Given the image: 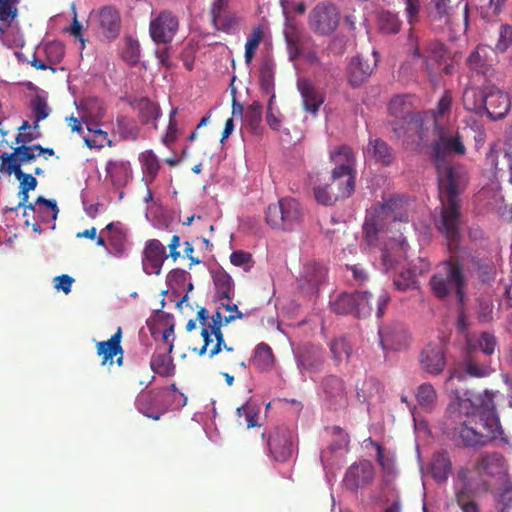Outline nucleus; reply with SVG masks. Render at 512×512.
I'll return each mask as SVG.
<instances>
[{
	"label": "nucleus",
	"instance_id": "3",
	"mask_svg": "<svg viewBox=\"0 0 512 512\" xmlns=\"http://www.w3.org/2000/svg\"><path fill=\"white\" fill-rule=\"evenodd\" d=\"M243 313L237 315H222L220 307L211 316L209 320L208 311L202 307L197 312V320L201 324V336L203 338V346L198 350L200 356L208 352L210 358L225 350L227 355L221 357L224 365H233L238 363L233 347L227 346L221 328L228 325L236 319H242Z\"/></svg>",
	"mask_w": 512,
	"mask_h": 512
},
{
	"label": "nucleus",
	"instance_id": "50",
	"mask_svg": "<svg viewBox=\"0 0 512 512\" xmlns=\"http://www.w3.org/2000/svg\"><path fill=\"white\" fill-rule=\"evenodd\" d=\"M416 399L421 408L431 410L435 405L437 393L430 383H423L417 389Z\"/></svg>",
	"mask_w": 512,
	"mask_h": 512
},
{
	"label": "nucleus",
	"instance_id": "29",
	"mask_svg": "<svg viewBox=\"0 0 512 512\" xmlns=\"http://www.w3.org/2000/svg\"><path fill=\"white\" fill-rule=\"evenodd\" d=\"M105 170L115 187H124L132 179V168L128 160H109L106 163Z\"/></svg>",
	"mask_w": 512,
	"mask_h": 512
},
{
	"label": "nucleus",
	"instance_id": "8",
	"mask_svg": "<svg viewBox=\"0 0 512 512\" xmlns=\"http://www.w3.org/2000/svg\"><path fill=\"white\" fill-rule=\"evenodd\" d=\"M356 181L352 176L334 175L331 171L330 182L314 187V196L318 203L330 206L339 200L349 198L355 191Z\"/></svg>",
	"mask_w": 512,
	"mask_h": 512
},
{
	"label": "nucleus",
	"instance_id": "30",
	"mask_svg": "<svg viewBox=\"0 0 512 512\" xmlns=\"http://www.w3.org/2000/svg\"><path fill=\"white\" fill-rule=\"evenodd\" d=\"M215 288V298L219 301H231L235 296V287L232 277L223 269L212 272Z\"/></svg>",
	"mask_w": 512,
	"mask_h": 512
},
{
	"label": "nucleus",
	"instance_id": "20",
	"mask_svg": "<svg viewBox=\"0 0 512 512\" xmlns=\"http://www.w3.org/2000/svg\"><path fill=\"white\" fill-rule=\"evenodd\" d=\"M39 157L37 154V146L20 144L13 148V151L0 154V171L11 170L13 168L21 169L22 165L35 161Z\"/></svg>",
	"mask_w": 512,
	"mask_h": 512
},
{
	"label": "nucleus",
	"instance_id": "44",
	"mask_svg": "<svg viewBox=\"0 0 512 512\" xmlns=\"http://www.w3.org/2000/svg\"><path fill=\"white\" fill-rule=\"evenodd\" d=\"M136 108L139 112V118L142 124H148L150 121L157 120L161 115L158 104L148 98H141L136 102Z\"/></svg>",
	"mask_w": 512,
	"mask_h": 512
},
{
	"label": "nucleus",
	"instance_id": "31",
	"mask_svg": "<svg viewBox=\"0 0 512 512\" xmlns=\"http://www.w3.org/2000/svg\"><path fill=\"white\" fill-rule=\"evenodd\" d=\"M364 155L385 166L390 165L394 159L391 147L380 138L370 139Z\"/></svg>",
	"mask_w": 512,
	"mask_h": 512
},
{
	"label": "nucleus",
	"instance_id": "21",
	"mask_svg": "<svg viewBox=\"0 0 512 512\" xmlns=\"http://www.w3.org/2000/svg\"><path fill=\"white\" fill-rule=\"evenodd\" d=\"M380 344L385 350L399 351L408 344V334L403 324L395 322L379 329Z\"/></svg>",
	"mask_w": 512,
	"mask_h": 512
},
{
	"label": "nucleus",
	"instance_id": "15",
	"mask_svg": "<svg viewBox=\"0 0 512 512\" xmlns=\"http://www.w3.org/2000/svg\"><path fill=\"white\" fill-rule=\"evenodd\" d=\"M122 329L118 327L116 332L106 341H100L96 344L97 355L101 358V365L112 366L114 362L118 366H123L124 350L121 346Z\"/></svg>",
	"mask_w": 512,
	"mask_h": 512
},
{
	"label": "nucleus",
	"instance_id": "36",
	"mask_svg": "<svg viewBox=\"0 0 512 512\" xmlns=\"http://www.w3.org/2000/svg\"><path fill=\"white\" fill-rule=\"evenodd\" d=\"M286 230H293L302 221V209L299 202L293 198H283L279 200Z\"/></svg>",
	"mask_w": 512,
	"mask_h": 512
},
{
	"label": "nucleus",
	"instance_id": "25",
	"mask_svg": "<svg viewBox=\"0 0 512 512\" xmlns=\"http://www.w3.org/2000/svg\"><path fill=\"white\" fill-rule=\"evenodd\" d=\"M230 0H213L210 8L211 20L214 27L229 33L237 25V17L228 11Z\"/></svg>",
	"mask_w": 512,
	"mask_h": 512
},
{
	"label": "nucleus",
	"instance_id": "28",
	"mask_svg": "<svg viewBox=\"0 0 512 512\" xmlns=\"http://www.w3.org/2000/svg\"><path fill=\"white\" fill-rule=\"evenodd\" d=\"M408 45L412 55L416 58L423 59L425 63L428 61V59H432L436 62H439L444 58L445 55L444 45L438 41L429 42L427 46L428 54L422 53L418 46V39L414 35V30L412 29L409 30Z\"/></svg>",
	"mask_w": 512,
	"mask_h": 512
},
{
	"label": "nucleus",
	"instance_id": "57",
	"mask_svg": "<svg viewBox=\"0 0 512 512\" xmlns=\"http://www.w3.org/2000/svg\"><path fill=\"white\" fill-rule=\"evenodd\" d=\"M383 499L387 503V506L383 509L382 512H401L402 511V503L399 496V493L394 487L387 486L383 488Z\"/></svg>",
	"mask_w": 512,
	"mask_h": 512
},
{
	"label": "nucleus",
	"instance_id": "27",
	"mask_svg": "<svg viewBox=\"0 0 512 512\" xmlns=\"http://www.w3.org/2000/svg\"><path fill=\"white\" fill-rule=\"evenodd\" d=\"M97 21L101 34L108 40L118 37L120 32V13L113 6H104L97 11Z\"/></svg>",
	"mask_w": 512,
	"mask_h": 512
},
{
	"label": "nucleus",
	"instance_id": "51",
	"mask_svg": "<svg viewBox=\"0 0 512 512\" xmlns=\"http://www.w3.org/2000/svg\"><path fill=\"white\" fill-rule=\"evenodd\" d=\"M262 110L263 107L261 103L254 101L246 108L243 114L245 125L249 127L253 132L257 131L262 121Z\"/></svg>",
	"mask_w": 512,
	"mask_h": 512
},
{
	"label": "nucleus",
	"instance_id": "38",
	"mask_svg": "<svg viewBox=\"0 0 512 512\" xmlns=\"http://www.w3.org/2000/svg\"><path fill=\"white\" fill-rule=\"evenodd\" d=\"M173 344L168 346L167 352L154 353L150 360V367L153 372L160 376H171L174 374L175 366L169 354L172 352Z\"/></svg>",
	"mask_w": 512,
	"mask_h": 512
},
{
	"label": "nucleus",
	"instance_id": "45",
	"mask_svg": "<svg viewBox=\"0 0 512 512\" xmlns=\"http://www.w3.org/2000/svg\"><path fill=\"white\" fill-rule=\"evenodd\" d=\"M364 443L366 444V447L369 444L376 449L377 462L380 465L384 475L386 477L394 475V472H395L394 459H393V457H389L384 454L383 446L380 443L374 441L371 437L365 439Z\"/></svg>",
	"mask_w": 512,
	"mask_h": 512
},
{
	"label": "nucleus",
	"instance_id": "37",
	"mask_svg": "<svg viewBox=\"0 0 512 512\" xmlns=\"http://www.w3.org/2000/svg\"><path fill=\"white\" fill-rule=\"evenodd\" d=\"M139 162L143 173L142 180L147 186L152 184L160 170V161L152 150H145L139 155Z\"/></svg>",
	"mask_w": 512,
	"mask_h": 512
},
{
	"label": "nucleus",
	"instance_id": "54",
	"mask_svg": "<svg viewBox=\"0 0 512 512\" xmlns=\"http://www.w3.org/2000/svg\"><path fill=\"white\" fill-rule=\"evenodd\" d=\"M0 173L7 175L13 174L16 179L20 181L19 189H22L25 192L32 191L37 187V179L32 174L24 173L22 169L13 168L11 170H1Z\"/></svg>",
	"mask_w": 512,
	"mask_h": 512
},
{
	"label": "nucleus",
	"instance_id": "61",
	"mask_svg": "<svg viewBox=\"0 0 512 512\" xmlns=\"http://www.w3.org/2000/svg\"><path fill=\"white\" fill-rule=\"evenodd\" d=\"M31 108L35 117V124L34 128H38V122L41 120L46 119L49 116L50 109L47 105L46 100L37 95L34 97V99L31 102Z\"/></svg>",
	"mask_w": 512,
	"mask_h": 512
},
{
	"label": "nucleus",
	"instance_id": "13",
	"mask_svg": "<svg viewBox=\"0 0 512 512\" xmlns=\"http://www.w3.org/2000/svg\"><path fill=\"white\" fill-rule=\"evenodd\" d=\"M493 372L494 369L491 367L489 361H481L477 354L468 351L459 365V370L451 371L448 380L456 378L462 381L465 379V376L484 378L488 377Z\"/></svg>",
	"mask_w": 512,
	"mask_h": 512
},
{
	"label": "nucleus",
	"instance_id": "34",
	"mask_svg": "<svg viewBox=\"0 0 512 512\" xmlns=\"http://www.w3.org/2000/svg\"><path fill=\"white\" fill-rule=\"evenodd\" d=\"M487 56L488 47L485 45H478L466 60V64L470 71L477 75H488L491 70V64L488 62Z\"/></svg>",
	"mask_w": 512,
	"mask_h": 512
},
{
	"label": "nucleus",
	"instance_id": "24",
	"mask_svg": "<svg viewBox=\"0 0 512 512\" xmlns=\"http://www.w3.org/2000/svg\"><path fill=\"white\" fill-rule=\"evenodd\" d=\"M296 85L297 90L301 95L304 110L311 114H316L321 105L324 103L325 96L308 78H299Z\"/></svg>",
	"mask_w": 512,
	"mask_h": 512
},
{
	"label": "nucleus",
	"instance_id": "6",
	"mask_svg": "<svg viewBox=\"0 0 512 512\" xmlns=\"http://www.w3.org/2000/svg\"><path fill=\"white\" fill-rule=\"evenodd\" d=\"M429 284L432 293L438 299L444 300L455 294L459 305H463L467 280L454 253L439 265Z\"/></svg>",
	"mask_w": 512,
	"mask_h": 512
},
{
	"label": "nucleus",
	"instance_id": "23",
	"mask_svg": "<svg viewBox=\"0 0 512 512\" xmlns=\"http://www.w3.org/2000/svg\"><path fill=\"white\" fill-rule=\"evenodd\" d=\"M327 269L324 265L316 262H309L304 265L299 278V286L310 294H315L321 284L326 280Z\"/></svg>",
	"mask_w": 512,
	"mask_h": 512
},
{
	"label": "nucleus",
	"instance_id": "59",
	"mask_svg": "<svg viewBox=\"0 0 512 512\" xmlns=\"http://www.w3.org/2000/svg\"><path fill=\"white\" fill-rule=\"evenodd\" d=\"M108 244L111 247L110 253L115 256H122L125 252L126 235L121 229H116L108 236Z\"/></svg>",
	"mask_w": 512,
	"mask_h": 512
},
{
	"label": "nucleus",
	"instance_id": "18",
	"mask_svg": "<svg viewBox=\"0 0 512 512\" xmlns=\"http://www.w3.org/2000/svg\"><path fill=\"white\" fill-rule=\"evenodd\" d=\"M268 447L272 457L276 461L285 462L293 452L292 434L284 427L276 428L269 435Z\"/></svg>",
	"mask_w": 512,
	"mask_h": 512
},
{
	"label": "nucleus",
	"instance_id": "48",
	"mask_svg": "<svg viewBox=\"0 0 512 512\" xmlns=\"http://www.w3.org/2000/svg\"><path fill=\"white\" fill-rule=\"evenodd\" d=\"M325 394L333 402H341L345 399V389L342 379L337 376H329L324 379Z\"/></svg>",
	"mask_w": 512,
	"mask_h": 512
},
{
	"label": "nucleus",
	"instance_id": "64",
	"mask_svg": "<svg viewBox=\"0 0 512 512\" xmlns=\"http://www.w3.org/2000/svg\"><path fill=\"white\" fill-rule=\"evenodd\" d=\"M417 283L416 274L413 270H405L400 273L398 278L394 279L393 284L399 291H406L414 287Z\"/></svg>",
	"mask_w": 512,
	"mask_h": 512
},
{
	"label": "nucleus",
	"instance_id": "17",
	"mask_svg": "<svg viewBox=\"0 0 512 512\" xmlns=\"http://www.w3.org/2000/svg\"><path fill=\"white\" fill-rule=\"evenodd\" d=\"M378 52L373 51L372 61L361 55L353 57L347 68L348 82L353 87H359L371 76L378 62Z\"/></svg>",
	"mask_w": 512,
	"mask_h": 512
},
{
	"label": "nucleus",
	"instance_id": "47",
	"mask_svg": "<svg viewBox=\"0 0 512 512\" xmlns=\"http://www.w3.org/2000/svg\"><path fill=\"white\" fill-rule=\"evenodd\" d=\"M356 296L353 294L342 293L331 303L333 312L341 315L352 314L356 316Z\"/></svg>",
	"mask_w": 512,
	"mask_h": 512
},
{
	"label": "nucleus",
	"instance_id": "62",
	"mask_svg": "<svg viewBox=\"0 0 512 512\" xmlns=\"http://www.w3.org/2000/svg\"><path fill=\"white\" fill-rule=\"evenodd\" d=\"M452 106V95L450 91H445L439 99L436 109L432 111L433 126L435 127L436 120L441 122L440 118L449 113Z\"/></svg>",
	"mask_w": 512,
	"mask_h": 512
},
{
	"label": "nucleus",
	"instance_id": "5",
	"mask_svg": "<svg viewBox=\"0 0 512 512\" xmlns=\"http://www.w3.org/2000/svg\"><path fill=\"white\" fill-rule=\"evenodd\" d=\"M460 215L458 216L457 230L459 231ZM439 230L448 240V247L454 252L461 270L466 276V280L476 279L480 283H490L496 277V265L491 255L484 250L474 252L467 249H458L460 233L455 241L449 239L443 231V211L441 212V225Z\"/></svg>",
	"mask_w": 512,
	"mask_h": 512
},
{
	"label": "nucleus",
	"instance_id": "10",
	"mask_svg": "<svg viewBox=\"0 0 512 512\" xmlns=\"http://www.w3.org/2000/svg\"><path fill=\"white\" fill-rule=\"evenodd\" d=\"M179 29V19L164 10L153 17L149 24V35L156 44H170Z\"/></svg>",
	"mask_w": 512,
	"mask_h": 512
},
{
	"label": "nucleus",
	"instance_id": "60",
	"mask_svg": "<svg viewBox=\"0 0 512 512\" xmlns=\"http://www.w3.org/2000/svg\"><path fill=\"white\" fill-rule=\"evenodd\" d=\"M450 471L451 462L446 456L441 455L433 461L432 473L435 479L439 481L446 480Z\"/></svg>",
	"mask_w": 512,
	"mask_h": 512
},
{
	"label": "nucleus",
	"instance_id": "32",
	"mask_svg": "<svg viewBox=\"0 0 512 512\" xmlns=\"http://www.w3.org/2000/svg\"><path fill=\"white\" fill-rule=\"evenodd\" d=\"M476 468L480 473L489 476L502 475L505 473V458L497 452L483 453L476 463Z\"/></svg>",
	"mask_w": 512,
	"mask_h": 512
},
{
	"label": "nucleus",
	"instance_id": "19",
	"mask_svg": "<svg viewBox=\"0 0 512 512\" xmlns=\"http://www.w3.org/2000/svg\"><path fill=\"white\" fill-rule=\"evenodd\" d=\"M330 160L335 165L332 169L335 176L339 174L352 176L356 181V157L353 149L348 145H341L330 152Z\"/></svg>",
	"mask_w": 512,
	"mask_h": 512
},
{
	"label": "nucleus",
	"instance_id": "14",
	"mask_svg": "<svg viewBox=\"0 0 512 512\" xmlns=\"http://www.w3.org/2000/svg\"><path fill=\"white\" fill-rule=\"evenodd\" d=\"M375 468L371 461L361 460L353 463L346 471L345 486L351 491H357L373 483Z\"/></svg>",
	"mask_w": 512,
	"mask_h": 512
},
{
	"label": "nucleus",
	"instance_id": "46",
	"mask_svg": "<svg viewBox=\"0 0 512 512\" xmlns=\"http://www.w3.org/2000/svg\"><path fill=\"white\" fill-rule=\"evenodd\" d=\"M330 352L336 364L349 360L352 355V345L345 337L333 339L329 344Z\"/></svg>",
	"mask_w": 512,
	"mask_h": 512
},
{
	"label": "nucleus",
	"instance_id": "22",
	"mask_svg": "<svg viewBox=\"0 0 512 512\" xmlns=\"http://www.w3.org/2000/svg\"><path fill=\"white\" fill-rule=\"evenodd\" d=\"M421 368L431 374L439 375L446 365L445 353L441 344H428L420 354Z\"/></svg>",
	"mask_w": 512,
	"mask_h": 512
},
{
	"label": "nucleus",
	"instance_id": "58",
	"mask_svg": "<svg viewBox=\"0 0 512 512\" xmlns=\"http://www.w3.org/2000/svg\"><path fill=\"white\" fill-rule=\"evenodd\" d=\"M259 409L254 404L246 403L237 408L238 417L244 418V424L247 428L259 426L257 423Z\"/></svg>",
	"mask_w": 512,
	"mask_h": 512
},
{
	"label": "nucleus",
	"instance_id": "35",
	"mask_svg": "<svg viewBox=\"0 0 512 512\" xmlns=\"http://www.w3.org/2000/svg\"><path fill=\"white\" fill-rule=\"evenodd\" d=\"M296 357L298 365L307 370L318 368L324 360L321 349L311 344L302 346Z\"/></svg>",
	"mask_w": 512,
	"mask_h": 512
},
{
	"label": "nucleus",
	"instance_id": "49",
	"mask_svg": "<svg viewBox=\"0 0 512 512\" xmlns=\"http://www.w3.org/2000/svg\"><path fill=\"white\" fill-rule=\"evenodd\" d=\"M385 226L386 222L383 217H378L377 208H375L374 214L367 218L363 225L367 242L373 244L377 240L378 232L383 230Z\"/></svg>",
	"mask_w": 512,
	"mask_h": 512
},
{
	"label": "nucleus",
	"instance_id": "43",
	"mask_svg": "<svg viewBox=\"0 0 512 512\" xmlns=\"http://www.w3.org/2000/svg\"><path fill=\"white\" fill-rule=\"evenodd\" d=\"M252 364L260 371H268L274 365V355L271 347L266 343L256 346Z\"/></svg>",
	"mask_w": 512,
	"mask_h": 512
},
{
	"label": "nucleus",
	"instance_id": "41",
	"mask_svg": "<svg viewBox=\"0 0 512 512\" xmlns=\"http://www.w3.org/2000/svg\"><path fill=\"white\" fill-rule=\"evenodd\" d=\"M21 0H0V33L4 34L18 16V4Z\"/></svg>",
	"mask_w": 512,
	"mask_h": 512
},
{
	"label": "nucleus",
	"instance_id": "55",
	"mask_svg": "<svg viewBox=\"0 0 512 512\" xmlns=\"http://www.w3.org/2000/svg\"><path fill=\"white\" fill-rule=\"evenodd\" d=\"M264 32L261 26H257L253 28L251 36L247 39V42L245 44V63L247 65H250L252 62V59L254 57V53L256 49L258 48L262 38H263Z\"/></svg>",
	"mask_w": 512,
	"mask_h": 512
},
{
	"label": "nucleus",
	"instance_id": "16",
	"mask_svg": "<svg viewBox=\"0 0 512 512\" xmlns=\"http://www.w3.org/2000/svg\"><path fill=\"white\" fill-rule=\"evenodd\" d=\"M168 258L165 246L157 239L148 240L142 257L143 270L148 275H159L164 261Z\"/></svg>",
	"mask_w": 512,
	"mask_h": 512
},
{
	"label": "nucleus",
	"instance_id": "11",
	"mask_svg": "<svg viewBox=\"0 0 512 512\" xmlns=\"http://www.w3.org/2000/svg\"><path fill=\"white\" fill-rule=\"evenodd\" d=\"M165 398H167L166 389L141 392L135 400V407L144 416L159 420L168 410L164 403Z\"/></svg>",
	"mask_w": 512,
	"mask_h": 512
},
{
	"label": "nucleus",
	"instance_id": "1",
	"mask_svg": "<svg viewBox=\"0 0 512 512\" xmlns=\"http://www.w3.org/2000/svg\"><path fill=\"white\" fill-rule=\"evenodd\" d=\"M434 132L437 140L432 144L433 159L438 173L439 194L443 211V231L455 241L458 237L457 223L460 209L459 194L463 192L468 176L464 166L449 164L446 157L464 155L466 148L458 131L436 120Z\"/></svg>",
	"mask_w": 512,
	"mask_h": 512
},
{
	"label": "nucleus",
	"instance_id": "40",
	"mask_svg": "<svg viewBox=\"0 0 512 512\" xmlns=\"http://www.w3.org/2000/svg\"><path fill=\"white\" fill-rule=\"evenodd\" d=\"M498 347L496 337L489 332H482L477 338L476 342H468V351L477 354L478 351L482 352L486 357L494 354Z\"/></svg>",
	"mask_w": 512,
	"mask_h": 512
},
{
	"label": "nucleus",
	"instance_id": "4",
	"mask_svg": "<svg viewBox=\"0 0 512 512\" xmlns=\"http://www.w3.org/2000/svg\"><path fill=\"white\" fill-rule=\"evenodd\" d=\"M462 103L465 110L480 117L487 116L491 120L504 118L511 106L509 95L493 84L466 87Z\"/></svg>",
	"mask_w": 512,
	"mask_h": 512
},
{
	"label": "nucleus",
	"instance_id": "53",
	"mask_svg": "<svg viewBox=\"0 0 512 512\" xmlns=\"http://www.w3.org/2000/svg\"><path fill=\"white\" fill-rule=\"evenodd\" d=\"M512 46V25L501 24L498 29V39L493 50L497 53H504Z\"/></svg>",
	"mask_w": 512,
	"mask_h": 512
},
{
	"label": "nucleus",
	"instance_id": "26",
	"mask_svg": "<svg viewBox=\"0 0 512 512\" xmlns=\"http://www.w3.org/2000/svg\"><path fill=\"white\" fill-rule=\"evenodd\" d=\"M376 208L378 217H383L386 224L396 221L407 223L409 221V204L402 198L389 199Z\"/></svg>",
	"mask_w": 512,
	"mask_h": 512
},
{
	"label": "nucleus",
	"instance_id": "33",
	"mask_svg": "<svg viewBox=\"0 0 512 512\" xmlns=\"http://www.w3.org/2000/svg\"><path fill=\"white\" fill-rule=\"evenodd\" d=\"M29 192H25L22 189H19V196L21 197L20 202L16 207L13 208H7L6 211H16L20 207L25 208L24 215L27 214V210H31L34 213H41V208H37V205H44L51 209L52 211V218L55 220L57 218V215L59 213V209L57 207V203L55 200H49L44 198L43 196H39L34 203H28L29 199Z\"/></svg>",
	"mask_w": 512,
	"mask_h": 512
},
{
	"label": "nucleus",
	"instance_id": "7",
	"mask_svg": "<svg viewBox=\"0 0 512 512\" xmlns=\"http://www.w3.org/2000/svg\"><path fill=\"white\" fill-rule=\"evenodd\" d=\"M416 101V97L410 94L396 95L390 100L388 109L391 116L403 121L402 125H399L396 120L391 122L392 129L397 137H401L405 133L406 128L404 124H407L414 125L420 139H423L422 125L424 116L420 112L415 111Z\"/></svg>",
	"mask_w": 512,
	"mask_h": 512
},
{
	"label": "nucleus",
	"instance_id": "63",
	"mask_svg": "<svg viewBox=\"0 0 512 512\" xmlns=\"http://www.w3.org/2000/svg\"><path fill=\"white\" fill-rule=\"evenodd\" d=\"M356 317H367L372 311L370 303L371 294L368 292H356Z\"/></svg>",
	"mask_w": 512,
	"mask_h": 512
},
{
	"label": "nucleus",
	"instance_id": "39",
	"mask_svg": "<svg viewBox=\"0 0 512 512\" xmlns=\"http://www.w3.org/2000/svg\"><path fill=\"white\" fill-rule=\"evenodd\" d=\"M377 27L382 34H397L401 28L398 14L389 10H380L376 16Z\"/></svg>",
	"mask_w": 512,
	"mask_h": 512
},
{
	"label": "nucleus",
	"instance_id": "52",
	"mask_svg": "<svg viewBox=\"0 0 512 512\" xmlns=\"http://www.w3.org/2000/svg\"><path fill=\"white\" fill-rule=\"evenodd\" d=\"M260 87L266 94H274V65L266 60L259 71Z\"/></svg>",
	"mask_w": 512,
	"mask_h": 512
},
{
	"label": "nucleus",
	"instance_id": "42",
	"mask_svg": "<svg viewBox=\"0 0 512 512\" xmlns=\"http://www.w3.org/2000/svg\"><path fill=\"white\" fill-rule=\"evenodd\" d=\"M113 130L123 140H136L139 135V128L135 121L127 116H118L114 123Z\"/></svg>",
	"mask_w": 512,
	"mask_h": 512
},
{
	"label": "nucleus",
	"instance_id": "12",
	"mask_svg": "<svg viewBox=\"0 0 512 512\" xmlns=\"http://www.w3.org/2000/svg\"><path fill=\"white\" fill-rule=\"evenodd\" d=\"M431 4L432 9L429 12V17L432 21L452 25L458 19H462L465 27L468 26L469 8L467 3H459L455 8L450 5L449 0H432Z\"/></svg>",
	"mask_w": 512,
	"mask_h": 512
},
{
	"label": "nucleus",
	"instance_id": "2",
	"mask_svg": "<svg viewBox=\"0 0 512 512\" xmlns=\"http://www.w3.org/2000/svg\"><path fill=\"white\" fill-rule=\"evenodd\" d=\"M494 392L485 390L483 394L466 392L465 397H457L448 407L449 413H458L460 420L457 428L464 446H483L487 442L501 439L507 442L494 404Z\"/></svg>",
	"mask_w": 512,
	"mask_h": 512
},
{
	"label": "nucleus",
	"instance_id": "9",
	"mask_svg": "<svg viewBox=\"0 0 512 512\" xmlns=\"http://www.w3.org/2000/svg\"><path fill=\"white\" fill-rule=\"evenodd\" d=\"M340 13L331 2H320L308 16V26L316 35L330 36L339 26Z\"/></svg>",
	"mask_w": 512,
	"mask_h": 512
},
{
	"label": "nucleus",
	"instance_id": "56",
	"mask_svg": "<svg viewBox=\"0 0 512 512\" xmlns=\"http://www.w3.org/2000/svg\"><path fill=\"white\" fill-rule=\"evenodd\" d=\"M265 220L273 229L286 230L283 212L281 211L279 202L268 206L265 212Z\"/></svg>",
	"mask_w": 512,
	"mask_h": 512
}]
</instances>
